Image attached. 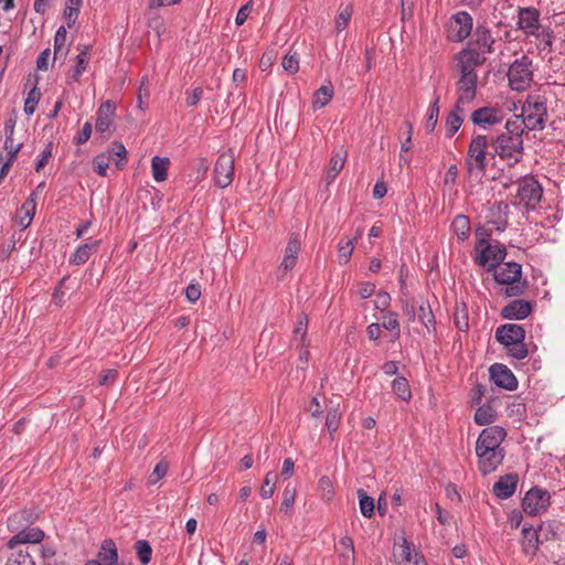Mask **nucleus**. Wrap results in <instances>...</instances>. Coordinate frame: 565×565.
<instances>
[{
  "mask_svg": "<svg viewBox=\"0 0 565 565\" xmlns=\"http://www.w3.org/2000/svg\"><path fill=\"white\" fill-rule=\"evenodd\" d=\"M201 286L198 282H191L185 288V298L189 302L194 303L201 297Z\"/></svg>",
  "mask_w": 565,
  "mask_h": 565,
  "instance_id": "61",
  "label": "nucleus"
},
{
  "mask_svg": "<svg viewBox=\"0 0 565 565\" xmlns=\"http://www.w3.org/2000/svg\"><path fill=\"white\" fill-rule=\"evenodd\" d=\"M470 220L467 215L458 214L451 223V231L459 241L465 242L470 234Z\"/></svg>",
  "mask_w": 565,
  "mask_h": 565,
  "instance_id": "29",
  "label": "nucleus"
},
{
  "mask_svg": "<svg viewBox=\"0 0 565 565\" xmlns=\"http://www.w3.org/2000/svg\"><path fill=\"white\" fill-rule=\"evenodd\" d=\"M542 188L533 178H525L519 183L516 196L527 210H534L542 198Z\"/></svg>",
  "mask_w": 565,
  "mask_h": 565,
  "instance_id": "13",
  "label": "nucleus"
},
{
  "mask_svg": "<svg viewBox=\"0 0 565 565\" xmlns=\"http://www.w3.org/2000/svg\"><path fill=\"white\" fill-rule=\"evenodd\" d=\"M334 548L338 553L339 565H355L354 543L350 536L344 535L340 537Z\"/></svg>",
  "mask_w": 565,
  "mask_h": 565,
  "instance_id": "23",
  "label": "nucleus"
},
{
  "mask_svg": "<svg viewBox=\"0 0 565 565\" xmlns=\"http://www.w3.org/2000/svg\"><path fill=\"white\" fill-rule=\"evenodd\" d=\"M540 12L533 7L521 8L518 14V26L525 34L532 35L541 29Z\"/></svg>",
  "mask_w": 565,
  "mask_h": 565,
  "instance_id": "18",
  "label": "nucleus"
},
{
  "mask_svg": "<svg viewBox=\"0 0 565 565\" xmlns=\"http://www.w3.org/2000/svg\"><path fill=\"white\" fill-rule=\"evenodd\" d=\"M22 209L25 211V215L21 220V224L26 227L30 225L33 216L35 214L36 203H35V192H32L28 200L22 205Z\"/></svg>",
  "mask_w": 565,
  "mask_h": 565,
  "instance_id": "49",
  "label": "nucleus"
},
{
  "mask_svg": "<svg viewBox=\"0 0 565 565\" xmlns=\"http://www.w3.org/2000/svg\"><path fill=\"white\" fill-rule=\"evenodd\" d=\"M550 504V492L539 487L531 488L522 500V509L529 515H539L545 512Z\"/></svg>",
  "mask_w": 565,
  "mask_h": 565,
  "instance_id": "10",
  "label": "nucleus"
},
{
  "mask_svg": "<svg viewBox=\"0 0 565 565\" xmlns=\"http://www.w3.org/2000/svg\"><path fill=\"white\" fill-rule=\"evenodd\" d=\"M6 565H35L34 559L30 555L28 548L9 550Z\"/></svg>",
  "mask_w": 565,
  "mask_h": 565,
  "instance_id": "32",
  "label": "nucleus"
},
{
  "mask_svg": "<svg viewBox=\"0 0 565 565\" xmlns=\"http://www.w3.org/2000/svg\"><path fill=\"white\" fill-rule=\"evenodd\" d=\"M508 211L509 205L500 201L490 210L491 218L488 223L492 224L498 232H503L508 226Z\"/></svg>",
  "mask_w": 565,
  "mask_h": 565,
  "instance_id": "27",
  "label": "nucleus"
},
{
  "mask_svg": "<svg viewBox=\"0 0 565 565\" xmlns=\"http://www.w3.org/2000/svg\"><path fill=\"white\" fill-rule=\"evenodd\" d=\"M300 239L297 234H292L289 237V241L287 243L286 249H285V256L288 257H296L298 259V254L300 252Z\"/></svg>",
  "mask_w": 565,
  "mask_h": 565,
  "instance_id": "57",
  "label": "nucleus"
},
{
  "mask_svg": "<svg viewBox=\"0 0 565 565\" xmlns=\"http://www.w3.org/2000/svg\"><path fill=\"white\" fill-rule=\"evenodd\" d=\"M491 381L499 387L507 391H514L518 387V380L513 372L504 364L494 363L489 369Z\"/></svg>",
  "mask_w": 565,
  "mask_h": 565,
  "instance_id": "16",
  "label": "nucleus"
},
{
  "mask_svg": "<svg viewBox=\"0 0 565 565\" xmlns=\"http://www.w3.org/2000/svg\"><path fill=\"white\" fill-rule=\"evenodd\" d=\"M475 264L484 267L487 271L494 270L497 265L502 264L507 257V248L500 243L483 246V241H481L479 244H475Z\"/></svg>",
  "mask_w": 565,
  "mask_h": 565,
  "instance_id": "7",
  "label": "nucleus"
},
{
  "mask_svg": "<svg viewBox=\"0 0 565 565\" xmlns=\"http://www.w3.org/2000/svg\"><path fill=\"white\" fill-rule=\"evenodd\" d=\"M118 552L115 542L106 539L102 542L96 559L88 561L85 565H117Z\"/></svg>",
  "mask_w": 565,
  "mask_h": 565,
  "instance_id": "21",
  "label": "nucleus"
},
{
  "mask_svg": "<svg viewBox=\"0 0 565 565\" xmlns=\"http://www.w3.org/2000/svg\"><path fill=\"white\" fill-rule=\"evenodd\" d=\"M44 539V532L39 527H30L24 529L20 532H18L15 535H13L8 542H7V548L8 550H14L20 548L19 545L22 544H38L42 542Z\"/></svg>",
  "mask_w": 565,
  "mask_h": 565,
  "instance_id": "20",
  "label": "nucleus"
},
{
  "mask_svg": "<svg viewBox=\"0 0 565 565\" xmlns=\"http://www.w3.org/2000/svg\"><path fill=\"white\" fill-rule=\"evenodd\" d=\"M550 68L553 72H565V53L559 52L557 55L551 56L548 60Z\"/></svg>",
  "mask_w": 565,
  "mask_h": 565,
  "instance_id": "64",
  "label": "nucleus"
},
{
  "mask_svg": "<svg viewBox=\"0 0 565 565\" xmlns=\"http://www.w3.org/2000/svg\"><path fill=\"white\" fill-rule=\"evenodd\" d=\"M360 510L365 518H371L374 514V500L369 497L363 490H359Z\"/></svg>",
  "mask_w": 565,
  "mask_h": 565,
  "instance_id": "54",
  "label": "nucleus"
},
{
  "mask_svg": "<svg viewBox=\"0 0 565 565\" xmlns=\"http://www.w3.org/2000/svg\"><path fill=\"white\" fill-rule=\"evenodd\" d=\"M282 68L289 74H296L299 70V58L297 53L287 54L281 62Z\"/></svg>",
  "mask_w": 565,
  "mask_h": 565,
  "instance_id": "56",
  "label": "nucleus"
},
{
  "mask_svg": "<svg viewBox=\"0 0 565 565\" xmlns=\"http://www.w3.org/2000/svg\"><path fill=\"white\" fill-rule=\"evenodd\" d=\"M417 316L418 320L425 326L429 333L435 330V316L427 300L422 301V303L419 305Z\"/></svg>",
  "mask_w": 565,
  "mask_h": 565,
  "instance_id": "34",
  "label": "nucleus"
},
{
  "mask_svg": "<svg viewBox=\"0 0 565 565\" xmlns=\"http://www.w3.org/2000/svg\"><path fill=\"white\" fill-rule=\"evenodd\" d=\"M463 118L457 113H449L447 116L445 129L448 138H451L462 125Z\"/></svg>",
  "mask_w": 565,
  "mask_h": 565,
  "instance_id": "50",
  "label": "nucleus"
},
{
  "mask_svg": "<svg viewBox=\"0 0 565 565\" xmlns=\"http://www.w3.org/2000/svg\"><path fill=\"white\" fill-rule=\"evenodd\" d=\"M489 148L491 149L490 135H476L472 137L465 159L469 177L481 178L484 174L488 166L487 156L490 154L488 152Z\"/></svg>",
  "mask_w": 565,
  "mask_h": 565,
  "instance_id": "6",
  "label": "nucleus"
},
{
  "mask_svg": "<svg viewBox=\"0 0 565 565\" xmlns=\"http://www.w3.org/2000/svg\"><path fill=\"white\" fill-rule=\"evenodd\" d=\"M356 241V237L351 239V238H347V239H341L339 242V248H338V252H339V262L340 264H345L349 262L352 253H353V249H354V243Z\"/></svg>",
  "mask_w": 565,
  "mask_h": 565,
  "instance_id": "48",
  "label": "nucleus"
},
{
  "mask_svg": "<svg viewBox=\"0 0 565 565\" xmlns=\"http://www.w3.org/2000/svg\"><path fill=\"white\" fill-rule=\"evenodd\" d=\"M384 329L394 332V338L398 339L401 337V326L397 319V313L394 311H388L383 317L382 326Z\"/></svg>",
  "mask_w": 565,
  "mask_h": 565,
  "instance_id": "46",
  "label": "nucleus"
},
{
  "mask_svg": "<svg viewBox=\"0 0 565 565\" xmlns=\"http://www.w3.org/2000/svg\"><path fill=\"white\" fill-rule=\"evenodd\" d=\"M477 47L478 52L483 55L484 53L494 52L495 40L492 36L491 30L487 24H478L472 33V42Z\"/></svg>",
  "mask_w": 565,
  "mask_h": 565,
  "instance_id": "19",
  "label": "nucleus"
},
{
  "mask_svg": "<svg viewBox=\"0 0 565 565\" xmlns=\"http://www.w3.org/2000/svg\"><path fill=\"white\" fill-rule=\"evenodd\" d=\"M525 329L516 323H505L497 328L495 340L507 350L509 356L523 360L529 354L525 344Z\"/></svg>",
  "mask_w": 565,
  "mask_h": 565,
  "instance_id": "4",
  "label": "nucleus"
},
{
  "mask_svg": "<svg viewBox=\"0 0 565 565\" xmlns=\"http://www.w3.org/2000/svg\"><path fill=\"white\" fill-rule=\"evenodd\" d=\"M505 117L504 110L500 107L486 106L472 111L470 120L481 129H490L501 125Z\"/></svg>",
  "mask_w": 565,
  "mask_h": 565,
  "instance_id": "12",
  "label": "nucleus"
},
{
  "mask_svg": "<svg viewBox=\"0 0 565 565\" xmlns=\"http://www.w3.org/2000/svg\"><path fill=\"white\" fill-rule=\"evenodd\" d=\"M535 302L525 299H515L508 302L500 312V316L507 320H523L527 318L533 309Z\"/></svg>",
  "mask_w": 565,
  "mask_h": 565,
  "instance_id": "17",
  "label": "nucleus"
},
{
  "mask_svg": "<svg viewBox=\"0 0 565 565\" xmlns=\"http://www.w3.org/2000/svg\"><path fill=\"white\" fill-rule=\"evenodd\" d=\"M459 78L456 88L459 94V102H472L477 95L478 75L476 68L486 63V56L477 49L465 47L455 56Z\"/></svg>",
  "mask_w": 565,
  "mask_h": 565,
  "instance_id": "2",
  "label": "nucleus"
},
{
  "mask_svg": "<svg viewBox=\"0 0 565 565\" xmlns=\"http://www.w3.org/2000/svg\"><path fill=\"white\" fill-rule=\"evenodd\" d=\"M308 318L305 313L299 316L297 327L294 330V340L300 338V343L305 342L307 335Z\"/></svg>",
  "mask_w": 565,
  "mask_h": 565,
  "instance_id": "59",
  "label": "nucleus"
},
{
  "mask_svg": "<svg viewBox=\"0 0 565 565\" xmlns=\"http://www.w3.org/2000/svg\"><path fill=\"white\" fill-rule=\"evenodd\" d=\"M111 160V153L103 152L95 156V158L93 159L94 171L100 177H106L107 169Z\"/></svg>",
  "mask_w": 565,
  "mask_h": 565,
  "instance_id": "45",
  "label": "nucleus"
},
{
  "mask_svg": "<svg viewBox=\"0 0 565 565\" xmlns=\"http://www.w3.org/2000/svg\"><path fill=\"white\" fill-rule=\"evenodd\" d=\"M353 14V8L351 4H347L342 8L335 18V29L338 32L343 31L349 25Z\"/></svg>",
  "mask_w": 565,
  "mask_h": 565,
  "instance_id": "51",
  "label": "nucleus"
},
{
  "mask_svg": "<svg viewBox=\"0 0 565 565\" xmlns=\"http://www.w3.org/2000/svg\"><path fill=\"white\" fill-rule=\"evenodd\" d=\"M507 437V431L500 426H489L480 433L476 441V452L481 449H503L502 441Z\"/></svg>",
  "mask_w": 565,
  "mask_h": 565,
  "instance_id": "14",
  "label": "nucleus"
},
{
  "mask_svg": "<svg viewBox=\"0 0 565 565\" xmlns=\"http://www.w3.org/2000/svg\"><path fill=\"white\" fill-rule=\"evenodd\" d=\"M41 90L38 88L36 84L30 89L28 97L24 103V113L30 116L34 114L36 106L41 99Z\"/></svg>",
  "mask_w": 565,
  "mask_h": 565,
  "instance_id": "47",
  "label": "nucleus"
},
{
  "mask_svg": "<svg viewBox=\"0 0 565 565\" xmlns=\"http://www.w3.org/2000/svg\"><path fill=\"white\" fill-rule=\"evenodd\" d=\"M333 96V86L331 83L322 85L313 95V108L324 107Z\"/></svg>",
  "mask_w": 565,
  "mask_h": 565,
  "instance_id": "37",
  "label": "nucleus"
},
{
  "mask_svg": "<svg viewBox=\"0 0 565 565\" xmlns=\"http://www.w3.org/2000/svg\"><path fill=\"white\" fill-rule=\"evenodd\" d=\"M539 529L525 524L522 529V550L526 555L534 556L539 550V545L543 542Z\"/></svg>",
  "mask_w": 565,
  "mask_h": 565,
  "instance_id": "22",
  "label": "nucleus"
},
{
  "mask_svg": "<svg viewBox=\"0 0 565 565\" xmlns=\"http://www.w3.org/2000/svg\"><path fill=\"white\" fill-rule=\"evenodd\" d=\"M473 419L479 426L490 425L497 419V413L490 404H484L477 408Z\"/></svg>",
  "mask_w": 565,
  "mask_h": 565,
  "instance_id": "35",
  "label": "nucleus"
},
{
  "mask_svg": "<svg viewBox=\"0 0 565 565\" xmlns=\"http://www.w3.org/2000/svg\"><path fill=\"white\" fill-rule=\"evenodd\" d=\"M342 417V413L340 412L339 406H331L327 411V417H326V427L329 430L330 435L332 436L333 433H335L339 428L340 420Z\"/></svg>",
  "mask_w": 565,
  "mask_h": 565,
  "instance_id": "41",
  "label": "nucleus"
},
{
  "mask_svg": "<svg viewBox=\"0 0 565 565\" xmlns=\"http://www.w3.org/2000/svg\"><path fill=\"white\" fill-rule=\"evenodd\" d=\"M319 489L323 491V499L327 501L331 500L333 497V487L329 477L323 476L318 481Z\"/></svg>",
  "mask_w": 565,
  "mask_h": 565,
  "instance_id": "63",
  "label": "nucleus"
},
{
  "mask_svg": "<svg viewBox=\"0 0 565 565\" xmlns=\"http://www.w3.org/2000/svg\"><path fill=\"white\" fill-rule=\"evenodd\" d=\"M67 31L65 26L61 25L54 36V58L62 52L66 42Z\"/></svg>",
  "mask_w": 565,
  "mask_h": 565,
  "instance_id": "58",
  "label": "nucleus"
},
{
  "mask_svg": "<svg viewBox=\"0 0 565 565\" xmlns=\"http://www.w3.org/2000/svg\"><path fill=\"white\" fill-rule=\"evenodd\" d=\"M392 390L394 394H396L399 398L403 401H409L412 398V391L409 383L406 377L404 376H397L392 382Z\"/></svg>",
  "mask_w": 565,
  "mask_h": 565,
  "instance_id": "38",
  "label": "nucleus"
},
{
  "mask_svg": "<svg viewBox=\"0 0 565 565\" xmlns=\"http://www.w3.org/2000/svg\"><path fill=\"white\" fill-rule=\"evenodd\" d=\"M478 457V470L482 476L490 475L503 462L504 449H481L476 452Z\"/></svg>",
  "mask_w": 565,
  "mask_h": 565,
  "instance_id": "15",
  "label": "nucleus"
},
{
  "mask_svg": "<svg viewBox=\"0 0 565 565\" xmlns=\"http://www.w3.org/2000/svg\"><path fill=\"white\" fill-rule=\"evenodd\" d=\"M473 29V19L467 11H459L450 18L449 39L452 42H462L471 33Z\"/></svg>",
  "mask_w": 565,
  "mask_h": 565,
  "instance_id": "11",
  "label": "nucleus"
},
{
  "mask_svg": "<svg viewBox=\"0 0 565 565\" xmlns=\"http://www.w3.org/2000/svg\"><path fill=\"white\" fill-rule=\"evenodd\" d=\"M518 475L508 473L499 478V480L493 484V493L499 499H508L510 498L518 484Z\"/></svg>",
  "mask_w": 565,
  "mask_h": 565,
  "instance_id": "25",
  "label": "nucleus"
},
{
  "mask_svg": "<svg viewBox=\"0 0 565 565\" xmlns=\"http://www.w3.org/2000/svg\"><path fill=\"white\" fill-rule=\"evenodd\" d=\"M169 470V462L166 459H161L154 467L152 473L149 476L148 483L156 484L162 478H164Z\"/></svg>",
  "mask_w": 565,
  "mask_h": 565,
  "instance_id": "52",
  "label": "nucleus"
},
{
  "mask_svg": "<svg viewBox=\"0 0 565 565\" xmlns=\"http://www.w3.org/2000/svg\"><path fill=\"white\" fill-rule=\"evenodd\" d=\"M106 153H111L113 160L116 163L118 169H122L127 163V150L126 147L119 142L114 141L111 149H109Z\"/></svg>",
  "mask_w": 565,
  "mask_h": 565,
  "instance_id": "42",
  "label": "nucleus"
},
{
  "mask_svg": "<svg viewBox=\"0 0 565 565\" xmlns=\"http://www.w3.org/2000/svg\"><path fill=\"white\" fill-rule=\"evenodd\" d=\"M52 148L53 143L49 142L45 147V149L40 153L38 161L35 163V171L40 172L45 164L49 162L50 158L52 157Z\"/></svg>",
  "mask_w": 565,
  "mask_h": 565,
  "instance_id": "60",
  "label": "nucleus"
},
{
  "mask_svg": "<svg viewBox=\"0 0 565 565\" xmlns=\"http://www.w3.org/2000/svg\"><path fill=\"white\" fill-rule=\"evenodd\" d=\"M531 61L523 56L521 60L514 61L508 72L509 85L513 90H525L532 79Z\"/></svg>",
  "mask_w": 565,
  "mask_h": 565,
  "instance_id": "8",
  "label": "nucleus"
},
{
  "mask_svg": "<svg viewBox=\"0 0 565 565\" xmlns=\"http://www.w3.org/2000/svg\"><path fill=\"white\" fill-rule=\"evenodd\" d=\"M235 154L232 149L222 152L214 166V181L221 188H227L234 179Z\"/></svg>",
  "mask_w": 565,
  "mask_h": 565,
  "instance_id": "9",
  "label": "nucleus"
},
{
  "mask_svg": "<svg viewBox=\"0 0 565 565\" xmlns=\"http://www.w3.org/2000/svg\"><path fill=\"white\" fill-rule=\"evenodd\" d=\"M537 40V49L541 53H551L553 51L554 32L548 28H541L533 34Z\"/></svg>",
  "mask_w": 565,
  "mask_h": 565,
  "instance_id": "33",
  "label": "nucleus"
},
{
  "mask_svg": "<svg viewBox=\"0 0 565 565\" xmlns=\"http://www.w3.org/2000/svg\"><path fill=\"white\" fill-rule=\"evenodd\" d=\"M135 551L139 562L142 565H148L152 558V547L147 540H138L135 543Z\"/></svg>",
  "mask_w": 565,
  "mask_h": 565,
  "instance_id": "39",
  "label": "nucleus"
},
{
  "mask_svg": "<svg viewBox=\"0 0 565 565\" xmlns=\"http://www.w3.org/2000/svg\"><path fill=\"white\" fill-rule=\"evenodd\" d=\"M497 284L504 286L501 295L507 298L520 297L529 288V281L522 279V266L516 262H502L491 271Z\"/></svg>",
  "mask_w": 565,
  "mask_h": 565,
  "instance_id": "3",
  "label": "nucleus"
},
{
  "mask_svg": "<svg viewBox=\"0 0 565 565\" xmlns=\"http://www.w3.org/2000/svg\"><path fill=\"white\" fill-rule=\"evenodd\" d=\"M296 488L288 484L282 492V502L280 504V511L287 512L295 503Z\"/></svg>",
  "mask_w": 565,
  "mask_h": 565,
  "instance_id": "55",
  "label": "nucleus"
},
{
  "mask_svg": "<svg viewBox=\"0 0 565 565\" xmlns=\"http://www.w3.org/2000/svg\"><path fill=\"white\" fill-rule=\"evenodd\" d=\"M278 476L277 473L269 471L266 473L264 478V482L260 488V497L263 499H269L273 497L275 489H276V482H277Z\"/></svg>",
  "mask_w": 565,
  "mask_h": 565,
  "instance_id": "43",
  "label": "nucleus"
},
{
  "mask_svg": "<svg viewBox=\"0 0 565 565\" xmlns=\"http://www.w3.org/2000/svg\"><path fill=\"white\" fill-rule=\"evenodd\" d=\"M99 245V239L89 238L86 243L77 246V248L70 258V263L73 265L85 264L89 259V257L97 252Z\"/></svg>",
  "mask_w": 565,
  "mask_h": 565,
  "instance_id": "26",
  "label": "nucleus"
},
{
  "mask_svg": "<svg viewBox=\"0 0 565 565\" xmlns=\"http://www.w3.org/2000/svg\"><path fill=\"white\" fill-rule=\"evenodd\" d=\"M439 116V96H436L434 102L428 108L427 119L425 122V129L427 132H433L436 128Z\"/></svg>",
  "mask_w": 565,
  "mask_h": 565,
  "instance_id": "44",
  "label": "nucleus"
},
{
  "mask_svg": "<svg viewBox=\"0 0 565 565\" xmlns=\"http://www.w3.org/2000/svg\"><path fill=\"white\" fill-rule=\"evenodd\" d=\"M537 529L542 535V539L548 541L556 537L557 531L559 530V524H557L555 521H546L541 522Z\"/></svg>",
  "mask_w": 565,
  "mask_h": 565,
  "instance_id": "53",
  "label": "nucleus"
},
{
  "mask_svg": "<svg viewBox=\"0 0 565 565\" xmlns=\"http://www.w3.org/2000/svg\"><path fill=\"white\" fill-rule=\"evenodd\" d=\"M347 160V151L343 149H339L338 151H334L330 161H329V168L327 170V179L329 182H332L342 170L344 162Z\"/></svg>",
  "mask_w": 565,
  "mask_h": 565,
  "instance_id": "28",
  "label": "nucleus"
},
{
  "mask_svg": "<svg viewBox=\"0 0 565 565\" xmlns=\"http://www.w3.org/2000/svg\"><path fill=\"white\" fill-rule=\"evenodd\" d=\"M547 120V107L545 99L541 96H527L522 106V114L514 116L513 119L508 121L520 122V128L524 134L525 130L543 129Z\"/></svg>",
  "mask_w": 565,
  "mask_h": 565,
  "instance_id": "5",
  "label": "nucleus"
},
{
  "mask_svg": "<svg viewBox=\"0 0 565 565\" xmlns=\"http://www.w3.org/2000/svg\"><path fill=\"white\" fill-rule=\"evenodd\" d=\"M116 106L113 102L103 103L96 114L95 128L97 132L104 134L109 130L113 125Z\"/></svg>",
  "mask_w": 565,
  "mask_h": 565,
  "instance_id": "24",
  "label": "nucleus"
},
{
  "mask_svg": "<svg viewBox=\"0 0 565 565\" xmlns=\"http://www.w3.org/2000/svg\"><path fill=\"white\" fill-rule=\"evenodd\" d=\"M454 323L456 328L461 332L469 330V315L468 308L465 302H456L454 309Z\"/></svg>",
  "mask_w": 565,
  "mask_h": 565,
  "instance_id": "31",
  "label": "nucleus"
},
{
  "mask_svg": "<svg viewBox=\"0 0 565 565\" xmlns=\"http://www.w3.org/2000/svg\"><path fill=\"white\" fill-rule=\"evenodd\" d=\"M399 548L401 552L395 553V557L399 559L398 564L409 565V563L414 559L415 552H417L414 547V544L403 536Z\"/></svg>",
  "mask_w": 565,
  "mask_h": 565,
  "instance_id": "36",
  "label": "nucleus"
},
{
  "mask_svg": "<svg viewBox=\"0 0 565 565\" xmlns=\"http://www.w3.org/2000/svg\"><path fill=\"white\" fill-rule=\"evenodd\" d=\"M22 147V142L14 143L13 137L7 136L4 140V149L8 152L9 161H13Z\"/></svg>",
  "mask_w": 565,
  "mask_h": 565,
  "instance_id": "62",
  "label": "nucleus"
},
{
  "mask_svg": "<svg viewBox=\"0 0 565 565\" xmlns=\"http://www.w3.org/2000/svg\"><path fill=\"white\" fill-rule=\"evenodd\" d=\"M90 46H84V49L76 56V66L73 72V79L78 81L81 75L86 71L87 64L90 57Z\"/></svg>",
  "mask_w": 565,
  "mask_h": 565,
  "instance_id": "40",
  "label": "nucleus"
},
{
  "mask_svg": "<svg viewBox=\"0 0 565 565\" xmlns=\"http://www.w3.org/2000/svg\"><path fill=\"white\" fill-rule=\"evenodd\" d=\"M170 159L167 157L154 156L151 159L152 175L157 182H162L167 180Z\"/></svg>",
  "mask_w": 565,
  "mask_h": 565,
  "instance_id": "30",
  "label": "nucleus"
},
{
  "mask_svg": "<svg viewBox=\"0 0 565 565\" xmlns=\"http://www.w3.org/2000/svg\"><path fill=\"white\" fill-rule=\"evenodd\" d=\"M491 158L499 157L509 167H514L522 161L524 156L523 132L520 122L505 121L503 130L490 135Z\"/></svg>",
  "mask_w": 565,
  "mask_h": 565,
  "instance_id": "1",
  "label": "nucleus"
}]
</instances>
